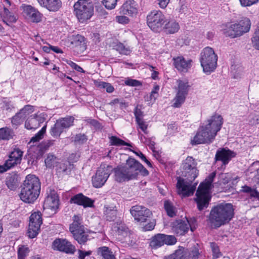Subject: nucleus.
Returning a JSON list of instances; mask_svg holds the SVG:
<instances>
[{
	"mask_svg": "<svg viewBox=\"0 0 259 259\" xmlns=\"http://www.w3.org/2000/svg\"><path fill=\"white\" fill-rule=\"evenodd\" d=\"M116 20L120 24H125L128 23V18L125 16H118L116 17Z\"/></svg>",
	"mask_w": 259,
	"mask_h": 259,
	"instance_id": "e2e57ef3",
	"label": "nucleus"
},
{
	"mask_svg": "<svg viewBox=\"0 0 259 259\" xmlns=\"http://www.w3.org/2000/svg\"><path fill=\"white\" fill-rule=\"evenodd\" d=\"M40 6L47 9L49 11L56 12L62 6L60 0H37Z\"/></svg>",
	"mask_w": 259,
	"mask_h": 259,
	"instance_id": "b1692460",
	"label": "nucleus"
},
{
	"mask_svg": "<svg viewBox=\"0 0 259 259\" xmlns=\"http://www.w3.org/2000/svg\"><path fill=\"white\" fill-rule=\"evenodd\" d=\"M69 231L74 239L80 244H84L88 240V234L85 231L82 218L79 215L73 217V222L70 225Z\"/></svg>",
	"mask_w": 259,
	"mask_h": 259,
	"instance_id": "1a4fd4ad",
	"label": "nucleus"
},
{
	"mask_svg": "<svg viewBox=\"0 0 259 259\" xmlns=\"http://www.w3.org/2000/svg\"><path fill=\"white\" fill-rule=\"evenodd\" d=\"M242 7H249L256 4L259 0H239Z\"/></svg>",
	"mask_w": 259,
	"mask_h": 259,
	"instance_id": "13d9d810",
	"label": "nucleus"
},
{
	"mask_svg": "<svg viewBox=\"0 0 259 259\" xmlns=\"http://www.w3.org/2000/svg\"><path fill=\"white\" fill-rule=\"evenodd\" d=\"M59 199L56 192L54 190L47 191V196L44 201V208L55 212L59 207Z\"/></svg>",
	"mask_w": 259,
	"mask_h": 259,
	"instance_id": "a211bd4d",
	"label": "nucleus"
},
{
	"mask_svg": "<svg viewBox=\"0 0 259 259\" xmlns=\"http://www.w3.org/2000/svg\"><path fill=\"white\" fill-rule=\"evenodd\" d=\"M131 180L137 178L138 176V169L141 167V163L134 158H129L124 165Z\"/></svg>",
	"mask_w": 259,
	"mask_h": 259,
	"instance_id": "6ab92c4d",
	"label": "nucleus"
},
{
	"mask_svg": "<svg viewBox=\"0 0 259 259\" xmlns=\"http://www.w3.org/2000/svg\"><path fill=\"white\" fill-rule=\"evenodd\" d=\"M52 247L54 249L71 254H74L76 250L75 247L66 239L55 240L53 242Z\"/></svg>",
	"mask_w": 259,
	"mask_h": 259,
	"instance_id": "dca6fc26",
	"label": "nucleus"
},
{
	"mask_svg": "<svg viewBox=\"0 0 259 259\" xmlns=\"http://www.w3.org/2000/svg\"><path fill=\"white\" fill-rule=\"evenodd\" d=\"M3 22L7 25H9V23L16 22V18L5 7L4 8V11L1 14Z\"/></svg>",
	"mask_w": 259,
	"mask_h": 259,
	"instance_id": "f704fd0d",
	"label": "nucleus"
},
{
	"mask_svg": "<svg viewBox=\"0 0 259 259\" xmlns=\"http://www.w3.org/2000/svg\"><path fill=\"white\" fill-rule=\"evenodd\" d=\"M220 178L222 183L225 184L229 183L231 180V175L229 173L223 174L221 175Z\"/></svg>",
	"mask_w": 259,
	"mask_h": 259,
	"instance_id": "338daca9",
	"label": "nucleus"
},
{
	"mask_svg": "<svg viewBox=\"0 0 259 259\" xmlns=\"http://www.w3.org/2000/svg\"><path fill=\"white\" fill-rule=\"evenodd\" d=\"M118 0H103L102 2L105 7L108 9H114Z\"/></svg>",
	"mask_w": 259,
	"mask_h": 259,
	"instance_id": "864d4df0",
	"label": "nucleus"
},
{
	"mask_svg": "<svg viewBox=\"0 0 259 259\" xmlns=\"http://www.w3.org/2000/svg\"><path fill=\"white\" fill-rule=\"evenodd\" d=\"M215 172L211 173L205 179V182L200 184L197 190L195 201L199 210H202L208 206L210 199L209 190L211 188V183L215 177Z\"/></svg>",
	"mask_w": 259,
	"mask_h": 259,
	"instance_id": "39448f33",
	"label": "nucleus"
},
{
	"mask_svg": "<svg viewBox=\"0 0 259 259\" xmlns=\"http://www.w3.org/2000/svg\"><path fill=\"white\" fill-rule=\"evenodd\" d=\"M104 214L105 215L106 218L107 220L110 221H114L116 218L117 214L116 210L114 209V208H111L110 207H105Z\"/></svg>",
	"mask_w": 259,
	"mask_h": 259,
	"instance_id": "79ce46f5",
	"label": "nucleus"
},
{
	"mask_svg": "<svg viewBox=\"0 0 259 259\" xmlns=\"http://www.w3.org/2000/svg\"><path fill=\"white\" fill-rule=\"evenodd\" d=\"M97 253L104 259H115V258L113 252L106 246L99 247L98 249Z\"/></svg>",
	"mask_w": 259,
	"mask_h": 259,
	"instance_id": "473e14b6",
	"label": "nucleus"
},
{
	"mask_svg": "<svg viewBox=\"0 0 259 259\" xmlns=\"http://www.w3.org/2000/svg\"><path fill=\"white\" fill-rule=\"evenodd\" d=\"M113 48L121 55H128L132 52L130 47L125 46L119 42H114L113 44Z\"/></svg>",
	"mask_w": 259,
	"mask_h": 259,
	"instance_id": "72a5a7b5",
	"label": "nucleus"
},
{
	"mask_svg": "<svg viewBox=\"0 0 259 259\" xmlns=\"http://www.w3.org/2000/svg\"><path fill=\"white\" fill-rule=\"evenodd\" d=\"M213 255L215 257L218 258L220 257V252L219 251V249L218 247L213 243H211L210 244Z\"/></svg>",
	"mask_w": 259,
	"mask_h": 259,
	"instance_id": "69168bd1",
	"label": "nucleus"
},
{
	"mask_svg": "<svg viewBox=\"0 0 259 259\" xmlns=\"http://www.w3.org/2000/svg\"><path fill=\"white\" fill-rule=\"evenodd\" d=\"M174 65L180 71L187 72L191 68L192 60H186L183 57H178L174 59Z\"/></svg>",
	"mask_w": 259,
	"mask_h": 259,
	"instance_id": "393cba45",
	"label": "nucleus"
},
{
	"mask_svg": "<svg viewBox=\"0 0 259 259\" xmlns=\"http://www.w3.org/2000/svg\"><path fill=\"white\" fill-rule=\"evenodd\" d=\"M75 142L82 143L87 140L86 136L84 134H77L75 137Z\"/></svg>",
	"mask_w": 259,
	"mask_h": 259,
	"instance_id": "680f3d73",
	"label": "nucleus"
},
{
	"mask_svg": "<svg viewBox=\"0 0 259 259\" xmlns=\"http://www.w3.org/2000/svg\"><path fill=\"white\" fill-rule=\"evenodd\" d=\"M29 252V248L24 246L20 247L18 250L19 259H23L27 256Z\"/></svg>",
	"mask_w": 259,
	"mask_h": 259,
	"instance_id": "3c124183",
	"label": "nucleus"
},
{
	"mask_svg": "<svg viewBox=\"0 0 259 259\" xmlns=\"http://www.w3.org/2000/svg\"><path fill=\"white\" fill-rule=\"evenodd\" d=\"M11 130L8 127L0 128V140H8L11 135Z\"/></svg>",
	"mask_w": 259,
	"mask_h": 259,
	"instance_id": "37998d69",
	"label": "nucleus"
},
{
	"mask_svg": "<svg viewBox=\"0 0 259 259\" xmlns=\"http://www.w3.org/2000/svg\"><path fill=\"white\" fill-rule=\"evenodd\" d=\"M56 170L59 174L68 175L73 168V165L70 162L66 161L56 165Z\"/></svg>",
	"mask_w": 259,
	"mask_h": 259,
	"instance_id": "cd10ccee",
	"label": "nucleus"
},
{
	"mask_svg": "<svg viewBox=\"0 0 259 259\" xmlns=\"http://www.w3.org/2000/svg\"><path fill=\"white\" fill-rule=\"evenodd\" d=\"M177 87L176 88L177 93L185 96H187L190 88V85L187 80L179 79L177 80Z\"/></svg>",
	"mask_w": 259,
	"mask_h": 259,
	"instance_id": "c756f323",
	"label": "nucleus"
},
{
	"mask_svg": "<svg viewBox=\"0 0 259 259\" xmlns=\"http://www.w3.org/2000/svg\"><path fill=\"white\" fill-rule=\"evenodd\" d=\"M164 208L168 215L172 217L176 215L175 208L172 204L168 201L164 202Z\"/></svg>",
	"mask_w": 259,
	"mask_h": 259,
	"instance_id": "09e8293b",
	"label": "nucleus"
},
{
	"mask_svg": "<svg viewBox=\"0 0 259 259\" xmlns=\"http://www.w3.org/2000/svg\"><path fill=\"white\" fill-rule=\"evenodd\" d=\"M58 160L54 155L49 154L45 159V162L47 167L52 168L56 166L57 163H58Z\"/></svg>",
	"mask_w": 259,
	"mask_h": 259,
	"instance_id": "58836bf2",
	"label": "nucleus"
},
{
	"mask_svg": "<svg viewBox=\"0 0 259 259\" xmlns=\"http://www.w3.org/2000/svg\"><path fill=\"white\" fill-rule=\"evenodd\" d=\"M186 96L176 93L175 98L173 99L172 106L175 108H179L184 103Z\"/></svg>",
	"mask_w": 259,
	"mask_h": 259,
	"instance_id": "a19ab883",
	"label": "nucleus"
},
{
	"mask_svg": "<svg viewBox=\"0 0 259 259\" xmlns=\"http://www.w3.org/2000/svg\"><path fill=\"white\" fill-rule=\"evenodd\" d=\"M94 12V5L90 0H78L73 5V13L80 23L90 19Z\"/></svg>",
	"mask_w": 259,
	"mask_h": 259,
	"instance_id": "423d86ee",
	"label": "nucleus"
},
{
	"mask_svg": "<svg viewBox=\"0 0 259 259\" xmlns=\"http://www.w3.org/2000/svg\"><path fill=\"white\" fill-rule=\"evenodd\" d=\"M218 56L210 47L204 48L200 53V62L203 71L207 74L213 72L217 66Z\"/></svg>",
	"mask_w": 259,
	"mask_h": 259,
	"instance_id": "0eeeda50",
	"label": "nucleus"
},
{
	"mask_svg": "<svg viewBox=\"0 0 259 259\" xmlns=\"http://www.w3.org/2000/svg\"><path fill=\"white\" fill-rule=\"evenodd\" d=\"M121 12L124 15H133L137 13L135 2L134 1L127 0L122 5Z\"/></svg>",
	"mask_w": 259,
	"mask_h": 259,
	"instance_id": "bb28decb",
	"label": "nucleus"
},
{
	"mask_svg": "<svg viewBox=\"0 0 259 259\" xmlns=\"http://www.w3.org/2000/svg\"><path fill=\"white\" fill-rule=\"evenodd\" d=\"M74 118L72 116H67L65 118H60L57 121L60 123L64 129L68 128L73 124Z\"/></svg>",
	"mask_w": 259,
	"mask_h": 259,
	"instance_id": "4c0bfd02",
	"label": "nucleus"
},
{
	"mask_svg": "<svg viewBox=\"0 0 259 259\" xmlns=\"http://www.w3.org/2000/svg\"><path fill=\"white\" fill-rule=\"evenodd\" d=\"M113 230L116 233L118 239L123 241L130 245L135 244V239L133 240V237L129 229L124 223L117 222L114 224Z\"/></svg>",
	"mask_w": 259,
	"mask_h": 259,
	"instance_id": "f8f14e48",
	"label": "nucleus"
},
{
	"mask_svg": "<svg viewBox=\"0 0 259 259\" xmlns=\"http://www.w3.org/2000/svg\"><path fill=\"white\" fill-rule=\"evenodd\" d=\"M164 28L165 29L166 33L174 34L179 31L180 25L176 20H170L165 23Z\"/></svg>",
	"mask_w": 259,
	"mask_h": 259,
	"instance_id": "7c9ffc66",
	"label": "nucleus"
},
{
	"mask_svg": "<svg viewBox=\"0 0 259 259\" xmlns=\"http://www.w3.org/2000/svg\"><path fill=\"white\" fill-rule=\"evenodd\" d=\"M25 126L28 130H35L39 126L35 117L31 116L25 121Z\"/></svg>",
	"mask_w": 259,
	"mask_h": 259,
	"instance_id": "e433bc0d",
	"label": "nucleus"
},
{
	"mask_svg": "<svg viewBox=\"0 0 259 259\" xmlns=\"http://www.w3.org/2000/svg\"><path fill=\"white\" fill-rule=\"evenodd\" d=\"M24 119V116L19 112L12 118L11 122L13 125L17 126L21 124Z\"/></svg>",
	"mask_w": 259,
	"mask_h": 259,
	"instance_id": "c03bdc74",
	"label": "nucleus"
},
{
	"mask_svg": "<svg viewBox=\"0 0 259 259\" xmlns=\"http://www.w3.org/2000/svg\"><path fill=\"white\" fill-rule=\"evenodd\" d=\"M64 130V128L57 120L55 124L50 130V134L52 137L58 138L60 136L61 133L63 132Z\"/></svg>",
	"mask_w": 259,
	"mask_h": 259,
	"instance_id": "c9c22d12",
	"label": "nucleus"
},
{
	"mask_svg": "<svg viewBox=\"0 0 259 259\" xmlns=\"http://www.w3.org/2000/svg\"><path fill=\"white\" fill-rule=\"evenodd\" d=\"M190 225L187 219L176 220L172 223L173 231L179 235H183L186 233Z\"/></svg>",
	"mask_w": 259,
	"mask_h": 259,
	"instance_id": "aec40b11",
	"label": "nucleus"
},
{
	"mask_svg": "<svg viewBox=\"0 0 259 259\" xmlns=\"http://www.w3.org/2000/svg\"><path fill=\"white\" fill-rule=\"evenodd\" d=\"M124 83L126 85L131 87H138L142 85L141 83L139 81L130 78L125 80Z\"/></svg>",
	"mask_w": 259,
	"mask_h": 259,
	"instance_id": "6e6d98bb",
	"label": "nucleus"
},
{
	"mask_svg": "<svg viewBox=\"0 0 259 259\" xmlns=\"http://www.w3.org/2000/svg\"><path fill=\"white\" fill-rule=\"evenodd\" d=\"M34 111L33 106L30 105H25L23 108L21 109L19 112L24 116V118H25L27 116L29 115Z\"/></svg>",
	"mask_w": 259,
	"mask_h": 259,
	"instance_id": "de8ad7c7",
	"label": "nucleus"
},
{
	"mask_svg": "<svg viewBox=\"0 0 259 259\" xmlns=\"http://www.w3.org/2000/svg\"><path fill=\"white\" fill-rule=\"evenodd\" d=\"M233 206L231 203L223 202L214 206L211 210L208 221L211 226L219 228L228 223L233 218Z\"/></svg>",
	"mask_w": 259,
	"mask_h": 259,
	"instance_id": "7ed1b4c3",
	"label": "nucleus"
},
{
	"mask_svg": "<svg viewBox=\"0 0 259 259\" xmlns=\"http://www.w3.org/2000/svg\"><path fill=\"white\" fill-rule=\"evenodd\" d=\"M110 142L111 145L117 146L121 145H130V144L115 136H111L110 137Z\"/></svg>",
	"mask_w": 259,
	"mask_h": 259,
	"instance_id": "49530a36",
	"label": "nucleus"
},
{
	"mask_svg": "<svg viewBox=\"0 0 259 259\" xmlns=\"http://www.w3.org/2000/svg\"><path fill=\"white\" fill-rule=\"evenodd\" d=\"M18 176L16 173L9 174L6 178V184L10 190H14L18 186Z\"/></svg>",
	"mask_w": 259,
	"mask_h": 259,
	"instance_id": "c85d7f7f",
	"label": "nucleus"
},
{
	"mask_svg": "<svg viewBox=\"0 0 259 259\" xmlns=\"http://www.w3.org/2000/svg\"><path fill=\"white\" fill-rule=\"evenodd\" d=\"M114 177L116 181L119 182L129 181V176L124 165H119L114 169Z\"/></svg>",
	"mask_w": 259,
	"mask_h": 259,
	"instance_id": "a878e982",
	"label": "nucleus"
},
{
	"mask_svg": "<svg viewBox=\"0 0 259 259\" xmlns=\"http://www.w3.org/2000/svg\"><path fill=\"white\" fill-rule=\"evenodd\" d=\"M176 242L177 239L175 236L159 233L151 238L149 245L152 249H157L164 244H175Z\"/></svg>",
	"mask_w": 259,
	"mask_h": 259,
	"instance_id": "ddd939ff",
	"label": "nucleus"
},
{
	"mask_svg": "<svg viewBox=\"0 0 259 259\" xmlns=\"http://www.w3.org/2000/svg\"><path fill=\"white\" fill-rule=\"evenodd\" d=\"M112 170V166L105 164H101L93 177V184L96 188H100L107 181Z\"/></svg>",
	"mask_w": 259,
	"mask_h": 259,
	"instance_id": "9b49d317",
	"label": "nucleus"
},
{
	"mask_svg": "<svg viewBox=\"0 0 259 259\" xmlns=\"http://www.w3.org/2000/svg\"><path fill=\"white\" fill-rule=\"evenodd\" d=\"M134 114L136 117V121L143 119V113L138 107H136L135 109Z\"/></svg>",
	"mask_w": 259,
	"mask_h": 259,
	"instance_id": "0e129e2a",
	"label": "nucleus"
},
{
	"mask_svg": "<svg viewBox=\"0 0 259 259\" xmlns=\"http://www.w3.org/2000/svg\"><path fill=\"white\" fill-rule=\"evenodd\" d=\"M185 255V249L179 247L175 252L170 255V259H182Z\"/></svg>",
	"mask_w": 259,
	"mask_h": 259,
	"instance_id": "a18cd8bd",
	"label": "nucleus"
},
{
	"mask_svg": "<svg viewBox=\"0 0 259 259\" xmlns=\"http://www.w3.org/2000/svg\"><path fill=\"white\" fill-rule=\"evenodd\" d=\"M70 202L86 208L93 207L94 200L83 195L82 193H79L72 197Z\"/></svg>",
	"mask_w": 259,
	"mask_h": 259,
	"instance_id": "4be33fe9",
	"label": "nucleus"
},
{
	"mask_svg": "<svg viewBox=\"0 0 259 259\" xmlns=\"http://www.w3.org/2000/svg\"><path fill=\"white\" fill-rule=\"evenodd\" d=\"M54 140H49L44 141L39 144L37 147L38 151L37 154L38 156H42L45 152L49 149V148L54 145Z\"/></svg>",
	"mask_w": 259,
	"mask_h": 259,
	"instance_id": "2f4dec72",
	"label": "nucleus"
},
{
	"mask_svg": "<svg viewBox=\"0 0 259 259\" xmlns=\"http://www.w3.org/2000/svg\"><path fill=\"white\" fill-rule=\"evenodd\" d=\"M159 90V85H156L154 87L150 95V98L151 100L153 99L154 100H155L157 99L158 96V92Z\"/></svg>",
	"mask_w": 259,
	"mask_h": 259,
	"instance_id": "052dcab7",
	"label": "nucleus"
},
{
	"mask_svg": "<svg viewBox=\"0 0 259 259\" xmlns=\"http://www.w3.org/2000/svg\"><path fill=\"white\" fill-rule=\"evenodd\" d=\"M241 190L243 192L249 193L250 195L253 197H256L257 195V192L248 186H245L242 187Z\"/></svg>",
	"mask_w": 259,
	"mask_h": 259,
	"instance_id": "4d7b16f0",
	"label": "nucleus"
},
{
	"mask_svg": "<svg viewBox=\"0 0 259 259\" xmlns=\"http://www.w3.org/2000/svg\"><path fill=\"white\" fill-rule=\"evenodd\" d=\"M23 13L25 17L33 22H38L41 20V14L30 5L23 6Z\"/></svg>",
	"mask_w": 259,
	"mask_h": 259,
	"instance_id": "412c9836",
	"label": "nucleus"
},
{
	"mask_svg": "<svg viewBox=\"0 0 259 259\" xmlns=\"http://www.w3.org/2000/svg\"><path fill=\"white\" fill-rule=\"evenodd\" d=\"M46 114L45 113H41L39 114H36L34 117L35 119L38 121V123L39 124V126L41 123H42L45 121L46 119Z\"/></svg>",
	"mask_w": 259,
	"mask_h": 259,
	"instance_id": "774afa93",
	"label": "nucleus"
},
{
	"mask_svg": "<svg viewBox=\"0 0 259 259\" xmlns=\"http://www.w3.org/2000/svg\"><path fill=\"white\" fill-rule=\"evenodd\" d=\"M42 222L41 213L40 211L34 212L30 217L27 234L29 238H33L38 234L40 227Z\"/></svg>",
	"mask_w": 259,
	"mask_h": 259,
	"instance_id": "4468645a",
	"label": "nucleus"
},
{
	"mask_svg": "<svg viewBox=\"0 0 259 259\" xmlns=\"http://www.w3.org/2000/svg\"><path fill=\"white\" fill-rule=\"evenodd\" d=\"M252 42L253 46L259 50V31L256 30L254 35L252 38Z\"/></svg>",
	"mask_w": 259,
	"mask_h": 259,
	"instance_id": "5fc2aeb1",
	"label": "nucleus"
},
{
	"mask_svg": "<svg viewBox=\"0 0 259 259\" xmlns=\"http://www.w3.org/2000/svg\"><path fill=\"white\" fill-rule=\"evenodd\" d=\"M22 155L23 152L19 149H15L12 151L9 156V159L6 161L4 165H0V173H3L20 163Z\"/></svg>",
	"mask_w": 259,
	"mask_h": 259,
	"instance_id": "2eb2a0df",
	"label": "nucleus"
},
{
	"mask_svg": "<svg viewBox=\"0 0 259 259\" xmlns=\"http://www.w3.org/2000/svg\"><path fill=\"white\" fill-rule=\"evenodd\" d=\"M46 125L44 126L33 137L30 141V143L33 142H37L39 141V140L41 139L43 137L44 135L46 133Z\"/></svg>",
	"mask_w": 259,
	"mask_h": 259,
	"instance_id": "8fccbe9b",
	"label": "nucleus"
},
{
	"mask_svg": "<svg viewBox=\"0 0 259 259\" xmlns=\"http://www.w3.org/2000/svg\"><path fill=\"white\" fill-rule=\"evenodd\" d=\"M136 122L138 124V128L141 129L145 135H147L148 133V131H147L148 124L144 119H139V120L136 121Z\"/></svg>",
	"mask_w": 259,
	"mask_h": 259,
	"instance_id": "603ef678",
	"label": "nucleus"
},
{
	"mask_svg": "<svg viewBox=\"0 0 259 259\" xmlns=\"http://www.w3.org/2000/svg\"><path fill=\"white\" fill-rule=\"evenodd\" d=\"M67 64H68L70 67H71L73 69H75L78 72L84 73V71L83 69L79 66H78L76 63L73 62L70 60H67L66 61Z\"/></svg>",
	"mask_w": 259,
	"mask_h": 259,
	"instance_id": "bf43d9fd",
	"label": "nucleus"
},
{
	"mask_svg": "<svg viewBox=\"0 0 259 259\" xmlns=\"http://www.w3.org/2000/svg\"><path fill=\"white\" fill-rule=\"evenodd\" d=\"M165 22L164 15L160 11H151L147 16V24L153 31L160 32L164 28Z\"/></svg>",
	"mask_w": 259,
	"mask_h": 259,
	"instance_id": "9d476101",
	"label": "nucleus"
},
{
	"mask_svg": "<svg viewBox=\"0 0 259 259\" xmlns=\"http://www.w3.org/2000/svg\"><path fill=\"white\" fill-rule=\"evenodd\" d=\"M131 213L136 220L141 223L145 222L152 214L149 209L141 205L133 206Z\"/></svg>",
	"mask_w": 259,
	"mask_h": 259,
	"instance_id": "f3484780",
	"label": "nucleus"
},
{
	"mask_svg": "<svg viewBox=\"0 0 259 259\" xmlns=\"http://www.w3.org/2000/svg\"><path fill=\"white\" fill-rule=\"evenodd\" d=\"M223 123V119L220 115L215 114L211 116L199 127L192 141V144L212 143L221 130Z\"/></svg>",
	"mask_w": 259,
	"mask_h": 259,
	"instance_id": "f03ea898",
	"label": "nucleus"
},
{
	"mask_svg": "<svg viewBox=\"0 0 259 259\" xmlns=\"http://www.w3.org/2000/svg\"><path fill=\"white\" fill-rule=\"evenodd\" d=\"M196 165V161L190 156L187 157L182 164L183 176L187 177L188 181H185L180 177L178 178L177 188L178 193L183 197L193 195L196 189L197 184L192 185L191 183L198 175Z\"/></svg>",
	"mask_w": 259,
	"mask_h": 259,
	"instance_id": "f257e3e1",
	"label": "nucleus"
},
{
	"mask_svg": "<svg viewBox=\"0 0 259 259\" xmlns=\"http://www.w3.org/2000/svg\"><path fill=\"white\" fill-rule=\"evenodd\" d=\"M96 86L101 89H104L106 92L109 93H111L114 91V87L109 83L101 81H95Z\"/></svg>",
	"mask_w": 259,
	"mask_h": 259,
	"instance_id": "ea45409f",
	"label": "nucleus"
},
{
	"mask_svg": "<svg viewBox=\"0 0 259 259\" xmlns=\"http://www.w3.org/2000/svg\"><path fill=\"white\" fill-rule=\"evenodd\" d=\"M40 190L39 179L34 175H28L23 183L20 194V199L26 203L34 202L38 198Z\"/></svg>",
	"mask_w": 259,
	"mask_h": 259,
	"instance_id": "20e7f679",
	"label": "nucleus"
},
{
	"mask_svg": "<svg viewBox=\"0 0 259 259\" xmlns=\"http://www.w3.org/2000/svg\"><path fill=\"white\" fill-rule=\"evenodd\" d=\"M235 156L236 154L233 151L223 148L217 151L215 158L216 160L221 161L224 165H226Z\"/></svg>",
	"mask_w": 259,
	"mask_h": 259,
	"instance_id": "5701e85b",
	"label": "nucleus"
},
{
	"mask_svg": "<svg viewBox=\"0 0 259 259\" xmlns=\"http://www.w3.org/2000/svg\"><path fill=\"white\" fill-rule=\"evenodd\" d=\"M250 20L247 18H245L241 20L239 23L228 24L224 25L223 31L226 36L235 38L248 32L250 29Z\"/></svg>",
	"mask_w": 259,
	"mask_h": 259,
	"instance_id": "6e6552de",
	"label": "nucleus"
}]
</instances>
